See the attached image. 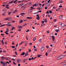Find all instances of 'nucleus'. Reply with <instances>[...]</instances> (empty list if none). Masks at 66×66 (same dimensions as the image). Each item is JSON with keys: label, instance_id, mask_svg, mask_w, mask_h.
Listing matches in <instances>:
<instances>
[{"label": "nucleus", "instance_id": "nucleus-1", "mask_svg": "<svg viewBox=\"0 0 66 66\" xmlns=\"http://www.w3.org/2000/svg\"><path fill=\"white\" fill-rule=\"evenodd\" d=\"M1 63L2 64H3V66H6L7 65V63H5V62H2V61H1Z\"/></svg>", "mask_w": 66, "mask_h": 66}, {"label": "nucleus", "instance_id": "nucleus-2", "mask_svg": "<svg viewBox=\"0 0 66 66\" xmlns=\"http://www.w3.org/2000/svg\"><path fill=\"white\" fill-rule=\"evenodd\" d=\"M63 15H61L59 17V19H62V18H63Z\"/></svg>", "mask_w": 66, "mask_h": 66}, {"label": "nucleus", "instance_id": "nucleus-3", "mask_svg": "<svg viewBox=\"0 0 66 66\" xmlns=\"http://www.w3.org/2000/svg\"><path fill=\"white\" fill-rule=\"evenodd\" d=\"M28 60V59H24L23 61V63H25L27 61V60Z\"/></svg>", "mask_w": 66, "mask_h": 66}, {"label": "nucleus", "instance_id": "nucleus-4", "mask_svg": "<svg viewBox=\"0 0 66 66\" xmlns=\"http://www.w3.org/2000/svg\"><path fill=\"white\" fill-rule=\"evenodd\" d=\"M50 5V4L46 3L45 4V5H46V6H49Z\"/></svg>", "mask_w": 66, "mask_h": 66}, {"label": "nucleus", "instance_id": "nucleus-5", "mask_svg": "<svg viewBox=\"0 0 66 66\" xmlns=\"http://www.w3.org/2000/svg\"><path fill=\"white\" fill-rule=\"evenodd\" d=\"M18 28H20V29H22V28H23V26H18Z\"/></svg>", "mask_w": 66, "mask_h": 66}, {"label": "nucleus", "instance_id": "nucleus-6", "mask_svg": "<svg viewBox=\"0 0 66 66\" xmlns=\"http://www.w3.org/2000/svg\"><path fill=\"white\" fill-rule=\"evenodd\" d=\"M44 50V47L43 46L41 48V51H43Z\"/></svg>", "mask_w": 66, "mask_h": 66}, {"label": "nucleus", "instance_id": "nucleus-7", "mask_svg": "<svg viewBox=\"0 0 66 66\" xmlns=\"http://www.w3.org/2000/svg\"><path fill=\"white\" fill-rule=\"evenodd\" d=\"M17 10H15L12 12V14H14V13H17Z\"/></svg>", "mask_w": 66, "mask_h": 66}, {"label": "nucleus", "instance_id": "nucleus-8", "mask_svg": "<svg viewBox=\"0 0 66 66\" xmlns=\"http://www.w3.org/2000/svg\"><path fill=\"white\" fill-rule=\"evenodd\" d=\"M61 57L60 56H59L57 57V60H61Z\"/></svg>", "mask_w": 66, "mask_h": 66}, {"label": "nucleus", "instance_id": "nucleus-9", "mask_svg": "<svg viewBox=\"0 0 66 66\" xmlns=\"http://www.w3.org/2000/svg\"><path fill=\"white\" fill-rule=\"evenodd\" d=\"M60 56L61 59H63V58H64V57H65V56Z\"/></svg>", "mask_w": 66, "mask_h": 66}, {"label": "nucleus", "instance_id": "nucleus-10", "mask_svg": "<svg viewBox=\"0 0 66 66\" xmlns=\"http://www.w3.org/2000/svg\"><path fill=\"white\" fill-rule=\"evenodd\" d=\"M1 57L2 61H3V60H4V59H5V57Z\"/></svg>", "mask_w": 66, "mask_h": 66}, {"label": "nucleus", "instance_id": "nucleus-11", "mask_svg": "<svg viewBox=\"0 0 66 66\" xmlns=\"http://www.w3.org/2000/svg\"><path fill=\"white\" fill-rule=\"evenodd\" d=\"M52 38L53 39V41H54V40H55V37H54L52 36Z\"/></svg>", "mask_w": 66, "mask_h": 66}, {"label": "nucleus", "instance_id": "nucleus-12", "mask_svg": "<svg viewBox=\"0 0 66 66\" xmlns=\"http://www.w3.org/2000/svg\"><path fill=\"white\" fill-rule=\"evenodd\" d=\"M25 54V53L23 52L21 54V55H24Z\"/></svg>", "mask_w": 66, "mask_h": 66}, {"label": "nucleus", "instance_id": "nucleus-13", "mask_svg": "<svg viewBox=\"0 0 66 66\" xmlns=\"http://www.w3.org/2000/svg\"><path fill=\"white\" fill-rule=\"evenodd\" d=\"M28 54L26 53L25 54V55L24 56V57H26V56H28Z\"/></svg>", "mask_w": 66, "mask_h": 66}, {"label": "nucleus", "instance_id": "nucleus-14", "mask_svg": "<svg viewBox=\"0 0 66 66\" xmlns=\"http://www.w3.org/2000/svg\"><path fill=\"white\" fill-rule=\"evenodd\" d=\"M14 2V1H12L11 2H10L9 3V4H11V3H13Z\"/></svg>", "mask_w": 66, "mask_h": 66}, {"label": "nucleus", "instance_id": "nucleus-15", "mask_svg": "<svg viewBox=\"0 0 66 66\" xmlns=\"http://www.w3.org/2000/svg\"><path fill=\"white\" fill-rule=\"evenodd\" d=\"M55 31L56 32H59V30L58 29H56L55 30Z\"/></svg>", "mask_w": 66, "mask_h": 66}, {"label": "nucleus", "instance_id": "nucleus-16", "mask_svg": "<svg viewBox=\"0 0 66 66\" xmlns=\"http://www.w3.org/2000/svg\"><path fill=\"white\" fill-rule=\"evenodd\" d=\"M23 20H21L20 21V23H21L23 22Z\"/></svg>", "mask_w": 66, "mask_h": 66}, {"label": "nucleus", "instance_id": "nucleus-17", "mask_svg": "<svg viewBox=\"0 0 66 66\" xmlns=\"http://www.w3.org/2000/svg\"><path fill=\"white\" fill-rule=\"evenodd\" d=\"M2 15L3 16H5L6 15V13H4L2 14Z\"/></svg>", "mask_w": 66, "mask_h": 66}, {"label": "nucleus", "instance_id": "nucleus-18", "mask_svg": "<svg viewBox=\"0 0 66 66\" xmlns=\"http://www.w3.org/2000/svg\"><path fill=\"white\" fill-rule=\"evenodd\" d=\"M27 18L28 19H32V17H27Z\"/></svg>", "mask_w": 66, "mask_h": 66}, {"label": "nucleus", "instance_id": "nucleus-19", "mask_svg": "<svg viewBox=\"0 0 66 66\" xmlns=\"http://www.w3.org/2000/svg\"><path fill=\"white\" fill-rule=\"evenodd\" d=\"M7 25L8 26H12V25L11 24H7Z\"/></svg>", "mask_w": 66, "mask_h": 66}, {"label": "nucleus", "instance_id": "nucleus-20", "mask_svg": "<svg viewBox=\"0 0 66 66\" xmlns=\"http://www.w3.org/2000/svg\"><path fill=\"white\" fill-rule=\"evenodd\" d=\"M22 5H23V4H20L19 5V6H22Z\"/></svg>", "mask_w": 66, "mask_h": 66}, {"label": "nucleus", "instance_id": "nucleus-21", "mask_svg": "<svg viewBox=\"0 0 66 66\" xmlns=\"http://www.w3.org/2000/svg\"><path fill=\"white\" fill-rule=\"evenodd\" d=\"M31 3H30L28 4V5L29 6H31Z\"/></svg>", "mask_w": 66, "mask_h": 66}, {"label": "nucleus", "instance_id": "nucleus-22", "mask_svg": "<svg viewBox=\"0 0 66 66\" xmlns=\"http://www.w3.org/2000/svg\"><path fill=\"white\" fill-rule=\"evenodd\" d=\"M36 19L38 20H39V17H36Z\"/></svg>", "mask_w": 66, "mask_h": 66}, {"label": "nucleus", "instance_id": "nucleus-23", "mask_svg": "<svg viewBox=\"0 0 66 66\" xmlns=\"http://www.w3.org/2000/svg\"><path fill=\"white\" fill-rule=\"evenodd\" d=\"M3 12H6V9H4L2 10Z\"/></svg>", "mask_w": 66, "mask_h": 66}, {"label": "nucleus", "instance_id": "nucleus-24", "mask_svg": "<svg viewBox=\"0 0 66 66\" xmlns=\"http://www.w3.org/2000/svg\"><path fill=\"white\" fill-rule=\"evenodd\" d=\"M63 2V1H60L59 3H62Z\"/></svg>", "mask_w": 66, "mask_h": 66}, {"label": "nucleus", "instance_id": "nucleus-25", "mask_svg": "<svg viewBox=\"0 0 66 66\" xmlns=\"http://www.w3.org/2000/svg\"><path fill=\"white\" fill-rule=\"evenodd\" d=\"M16 61L17 62H19L20 61V59H18L16 60Z\"/></svg>", "mask_w": 66, "mask_h": 66}, {"label": "nucleus", "instance_id": "nucleus-26", "mask_svg": "<svg viewBox=\"0 0 66 66\" xmlns=\"http://www.w3.org/2000/svg\"><path fill=\"white\" fill-rule=\"evenodd\" d=\"M24 7V6H22L21 7H22V9H25V7Z\"/></svg>", "mask_w": 66, "mask_h": 66}, {"label": "nucleus", "instance_id": "nucleus-27", "mask_svg": "<svg viewBox=\"0 0 66 66\" xmlns=\"http://www.w3.org/2000/svg\"><path fill=\"white\" fill-rule=\"evenodd\" d=\"M8 20H9V21H11L12 20V19L11 18H9V19Z\"/></svg>", "mask_w": 66, "mask_h": 66}, {"label": "nucleus", "instance_id": "nucleus-28", "mask_svg": "<svg viewBox=\"0 0 66 66\" xmlns=\"http://www.w3.org/2000/svg\"><path fill=\"white\" fill-rule=\"evenodd\" d=\"M11 13H12V12H9L8 13V15H11Z\"/></svg>", "mask_w": 66, "mask_h": 66}, {"label": "nucleus", "instance_id": "nucleus-29", "mask_svg": "<svg viewBox=\"0 0 66 66\" xmlns=\"http://www.w3.org/2000/svg\"><path fill=\"white\" fill-rule=\"evenodd\" d=\"M2 44H4V42L3 40H2Z\"/></svg>", "mask_w": 66, "mask_h": 66}, {"label": "nucleus", "instance_id": "nucleus-30", "mask_svg": "<svg viewBox=\"0 0 66 66\" xmlns=\"http://www.w3.org/2000/svg\"><path fill=\"white\" fill-rule=\"evenodd\" d=\"M36 5H38L39 4V3H36Z\"/></svg>", "mask_w": 66, "mask_h": 66}, {"label": "nucleus", "instance_id": "nucleus-31", "mask_svg": "<svg viewBox=\"0 0 66 66\" xmlns=\"http://www.w3.org/2000/svg\"><path fill=\"white\" fill-rule=\"evenodd\" d=\"M12 61H16V60H15V59H12Z\"/></svg>", "mask_w": 66, "mask_h": 66}, {"label": "nucleus", "instance_id": "nucleus-32", "mask_svg": "<svg viewBox=\"0 0 66 66\" xmlns=\"http://www.w3.org/2000/svg\"><path fill=\"white\" fill-rule=\"evenodd\" d=\"M36 6V4H35L33 6V7H34V6Z\"/></svg>", "mask_w": 66, "mask_h": 66}, {"label": "nucleus", "instance_id": "nucleus-33", "mask_svg": "<svg viewBox=\"0 0 66 66\" xmlns=\"http://www.w3.org/2000/svg\"><path fill=\"white\" fill-rule=\"evenodd\" d=\"M40 9H43V7L42 6H40Z\"/></svg>", "mask_w": 66, "mask_h": 66}, {"label": "nucleus", "instance_id": "nucleus-34", "mask_svg": "<svg viewBox=\"0 0 66 66\" xmlns=\"http://www.w3.org/2000/svg\"><path fill=\"white\" fill-rule=\"evenodd\" d=\"M8 19H9V18H7L6 19H5V20H7Z\"/></svg>", "mask_w": 66, "mask_h": 66}, {"label": "nucleus", "instance_id": "nucleus-35", "mask_svg": "<svg viewBox=\"0 0 66 66\" xmlns=\"http://www.w3.org/2000/svg\"><path fill=\"white\" fill-rule=\"evenodd\" d=\"M49 12L50 13H52V11H51V10H50L49 11Z\"/></svg>", "mask_w": 66, "mask_h": 66}, {"label": "nucleus", "instance_id": "nucleus-36", "mask_svg": "<svg viewBox=\"0 0 66 66\" xmlns=\"http://www.w3.org/2000/svg\"><path fill=\"white\" fill-rule=\"evenodd\" d=\"M46 14H50V13L49 12V11H47L46 12Z\"/></svg>", "mask_w": 66, "mask_h": 66}, {"label": "nucleus", "instance_id": "nucleus-37", "mask_svg": "<svg viewBox=\"0 0 66 66\" xmlns=\"http://www.w3.org/2000/svg\"><path fill=\"white\" fill-rule=\"evenodd\" d=\"M39 42H42V39H39Z\"/></svg>", "mask_w": 66, "mask_h": 66}, {"label": "nucleus", "instance_id": "nucleus-38", "mask_svg": "<svg viewBox=\"0 0 66 66\" xmlns=\"http://www.w3.org/2000/svg\"><path fill=\"white\" fill-rule=\"evenodd\" d=\"M50 52H51V51L49 50L47 51L48 53H50Z\"/></svg>", "mask_w": 66, "mask_h": 66}, {"label": "nucleus", "instance_id": "nucleus-39", "mask_svg": "<svg viewBox=\"0 0 66 66\" xmlns=\"http://www.w3.org/2000/svg\"><path fill=\"white\" fill-rule=\"evenodd\" d=\"M62 23L61 22H60L59 23V24L60 25H61V24H62Z\"/></svg>", "mask_w": 66, "mask_h": 66}, {"label": "nucleus", "instance_id": "nucleus-40", "mask_svg": "<svg viewBox=\"0 0 66 66\" xmlns=\"http://www.w3.org/2000/svg\"><path fill=\"white\" fill-rule=\"evenodd\" d=\"M18 0H16L14 2V3H15V2H16V1H18Z\"/></svg>", "mask_w": 66, "mask_h": 66}, {"label": "nucleus", "instance_id": "nucleus-41", "mask_svg": "<svg viewBox=\"0 0 66 66\" xmlns=\"http://www.w3.org/2000/svg\"><path fill=\"white\" fill-rule=\"evenodd\" d=\"M51 1V0H49L48 1H47V3H50V1Z\"/></svg>", "mask_w": 66, "mask_h": 66}, {"label": "nucleus", "instance_id": "nucleus-42", "mask_svg": "<svg viewBox=\"0 0 66 66\" xmlns=\"http://www.w3.org/2000/svg\"><path fill=\"white\" fill-rule=\"evenodd\" d=\"M34 41H35L36 40V38H35L33 39Z\"/></svg>", "mask_w": 66, "mask_h": 66}, {"label": "nucleus", "instance_id": "nucleus-43", "mask_svg": "<svg viewBox=\"0 0 66 66\" xmlns=\"http://www.w3.org/2000/svg\"><path fill=\"white\" fill-rule=\"evenodd\" d=\"M44 25H45V24H44L43 23H42L41 26V27H42V26H44Z\"/></svg>", "mask_w": 66, "mask_h": 66}, {"label": "nucleus", "instance_id": "nucleus-44", "mask_svg": "<svg viewBox=\"0 0 66 66\" xmlns=\"http://www.w3.org/2000/svg\"><path fill=\"white\" fill-rule=\"evenodd\" d=\"M4 26H5L4 25H2L1 26V27H3Z\"/></svg>", "mask_w": 66, "mask_h": 66}, {"label": "nucleus", "instance_id": "nucleus-45", "mask_svg": "<svg viewBox=\"0 0 66 66\" xmlns=\"http://www.w3.org/2000/svg\"><path fill=\"white\" fill-rule=\"evenodd\" d=\"M38 12H37L34 13V14H38Z\"/></svg>", "mask_w": 66, "mask_h": 66}, {"label": "nucleus", "instance_id": "nucleus-46", "mask_svg": "<svg viewBox=\"0 0 66 66\" xmlns=\"http://www.w3.org/2000/svg\"><path fill=\"white\" fill-rule=\"evenodd\" d=\"M60 10V9H57L56 10V11H59Z\"/></svg>", "mask_w": 66, "mask_h": 66}, {"label": "nucleus", "instance_id": "nucleus-47", "mask_svg": "<svg viewBox=\"0 0 66 66\" xmlns=\"http://www.w3.org/2000/svg\"><path fill=\"white\" fill-rule=\"evenodd\" d=\"M12 48H15V47L14 46H12Z\"/></svg>", "mask_w": 66, "mask_h": 66}, {"label": "nucleus", "instance_id": "nucleus-48", "mask_svg": "<svg viewBox=\"0 0 66 66\" xmlns=\"http://www.w3.org/2000/svg\"><path fill=\"white\" fill-rule=\"evenodd\" d=\"M38 57H39L41 56V55H38Z\"/></svg>", "mask_w": 66, "mask_h": 66}, {"label": "nucleus", "instance_id": "nucleus-49", "mask_svg": "<svg viewBox=\"0 0 66 66\" xmlns=\"http://www.w3.org/2000/svg\"><path fill=\"white\" fill-rule=\"evenodd\" d=\"M28 51H29V52H31V49H29V50Z\"/></svg>", "mask_w": 66, "mask_h": 66}, {"label": "nucleus", "instance_id": "nucleus-50", "mask_svg": "<svg viewBox=\"0 0 66 66\" xmlns=\"http://www.w3.org/2000/svg\"><path fill=\"white\" fill-rule=\"evenodd\" d=\"M27 43H26L25 45H24V46H27Z\"/></svg>", "mask_w": 66, "mask_h": 66}, {"label": "nucleus", "instance_id": "nucleus-51", "mask_svg": "<svg viewBox=\"0 0 66 66\" xmlns=\"http://www.w3.org/2000/svg\"><path fill=\"white\" fill-rule=\"evenodd\" d=\"M13 63L15 65H16V63H15V62H13Z\"/></svg>", "mask_w": 66, "mask_h": 66}, {"label": "nucleus", "instance_id": "nucleus-52", "mask_svg": "<svg viewBox=\"0 0 66 66\" xmlns=\"http://www.w3.org/2000/svg\"><path fill=\"white\" fill-rule=\"evenodd\" d=\"M66 63V61H65L64 62H62L61 63V64H62V63Z\"/></svg>", "mask_w": 66, "mask_h": 66}, {"label": "nucleus", "instance_id": "nucleus-53", "mask_svg": "<svg viewBox=\"0 0 66 66\" xmlns=\"http://www.w3.org/2000/svg\"><path fill=\"white\" fill-rule=\"evenodd\" d=\"M27 25V24L25 23V24L23 25V26H26V25Z\"/></svg>", "mask_w": 66, "mask_h": 66}, {"label": "nucleus", "instance_id": "nucleus-54", "mask_svg": "<svg viewBox=\"0 0 66 66\" xmlns=\"http://www.w3.org/2000/svg\"><path fill=\"white\" fill-rule=\"evenodd\" d=\"M47 8H48V7H45V10H47Z\"/></svg>", "mask_w": 66, "mask_h": 66}, {"label": "nucleus", "instance_id": "nucleus-55", "mask_svg": "<svg viewBox=\"0 0 66 66\" xmlns=\"http://www.w3.org/2000/svg\"><path fill=\"white\" fill-rule=\"evenodd\" d=\"M17 52H15V54H16V55H17Z\"/></svg>", "mask_w": 66, "mask_h": 66}, {"label": "nucleus", "instance_id": "nucleus-56", "mask_svg": "<svg viewBox=\"0 0 66 66\" xmlns=\"http://www.w3.org/2000/svg\"><path fill=\"white\" fill-rule=\"evenodd\" d=\"M45 22V21H42V23H44V22Z\"/></svg>", "mask_w": 66, "mask_h": 66}, {"label": "nucleus", "instance_id": "nucleus-57", "mask_svg": "<svg viewBox=\"0 0 66 66\" xmlns=\"http://www.w3.org/2000/svg\"><path fill=\"white\" fill-rule=\"evenodd\" d=\"M28 12H29V13H31V11H30V10H29V11H28Z\"/></svg>", "mask_w": 66, "mask_h": 66}, {"label": "nucleus", "instance_id": "nucleus-58", "mask_svg": "<svg viewBox=\"0 0 66 66\" xmlns=\"http://www.w3.org/2000/svg\"><path fill=\"white\" fill-rule=\"evenodd\" d=\"M5 33H6V34L7 35L8 34V33L6 32H5Z\"/></svg>", "mask_w": 66, "mask_h": 66}, {"label": "nucleus", "instance_id": "nucleus-59", "mask_svg": "<svg viewBox=\"0 0 66 66\" xmlns=\"http://www.w3.org/2000/svg\"><path fill=\"white\" fill-rule=\"evenodd\" d=\"M46 56H47V55H48V54L47 52H46Z\"/></svg>", "mask_w": 66, "mask_h": 66}, {"label": "nucleus", "instance_id": "nucleus-60", "mask_svg": "<svg viewBox=\"0 0 66 66\" xmlns=\"http://www.w3.org/2000/svg\"><path fill=\"white\" fill-rule=\"evenodd\" d=\"M37 17H39V15L38 14H37Z\"/></svg>", "mask_w": 66, "mask_h": 66}, {"label": "nucleus", "instance_id": "nucleus-61", "mask_svg": "<svg viewBox=\"0 0 66 66\" xmlns=\"http://www.w3.org/2000/svg\"><path fill=\"white\" fill-rule=\"evenodd\" d=\"M59 7H62V5H60L59 6Z\"/></svg>", "mask_w": 66, "mask_h": 66}, {"label": "nucleus", "instance_id": "nucleus-62", "mask_svg": "<svg viewBox=\"0 0 66 66\" xmlns=\"http://www.w3.org/2000/svg\"><path fill=\"white\" fill-rule=\"evenodd\" d=\"M44 5H45V4H44L42 5V7H43V6H44Z\"/></svg>", "mask_w": 66, "mask_h": 66}, {"label": "nucleus", "instance_id": "nucleus-63", "mask_svg": "<svg viewBox=\"0 0 66 66\" xmlns=\"http://www.w3.org/2000/svg\"><path fill=\"white\" fill-rule=\"evenodd\" d=\"M34 51H37V49H35V50H34Z\"/></svg>", "mask_w": 66, "mask_h": 66}, {"label": "nucleus", "instance_id": "nucleus-64", "mask_svg": "<svg viewBox=\"0 0 66 66\" xmlns=\"http://www.w3.org/2000/svg\"><path fill=\"white\" fill-rule=\"evenodd\" d=\"M63 66H66V64H64V65Z\"/></svg>", "mask_w": 66, "mask_h": 66}]
</instances>
